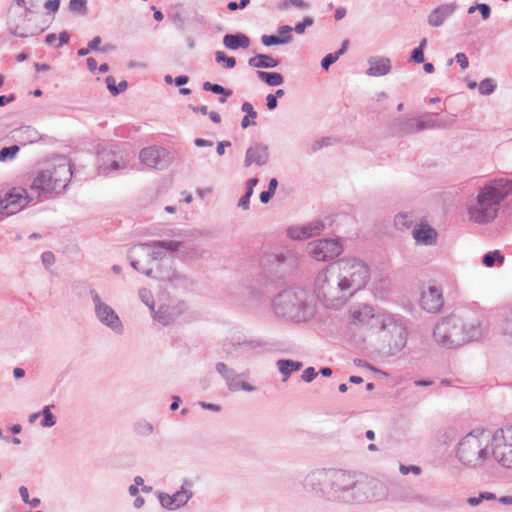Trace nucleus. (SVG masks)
I'll use <instances>...</instances> for the list:
<instances>
[{
	"mask_svg": "<svg viewBox=\"0 0 512 512\" xmlns=\"http://www.w3.org/2000/svg\"><path fill=\"white\" fill-rule=\"evenodd\" d=\"M92 301L94 304V311L97 319L105 326L110 328L113 332L121 335L124 331L123 324L115 312V310L104 303L99 294L95 290L90 291Z\"/></svg>",
	"mask_w": 512,
	"mask_h": 512,
	"instance_id": "4468645a",
	"label": "nucleus"
},
{
	"mask_svg": "<svg viewBox=\"0 0 512 512\" xmlns=\"http://www.w3.org/2000/svg\"><path fill=\"white\" fill-rule=\"evenodd\" d=\"M309 254L317 261H329L338 257L342 251V245L335 239H319L308 245Z\"/></svg>",
	"mask_w": 512,
	"mask_h": 512,
	"instance_id": "2eb2a0df",
	"label": "nucleus"
},
{
	"mask_svg": "<svg viewBox=\"0 0 512 512\" xmlns=\"http://www.w3.org/2000/svg\"><path fill=\"white\" fill-rule=\"evenodd\" d=\"M266 106L268 110H274L278 106L277 98L273 94H268L266 97Z\"/></svg>",
	"mask_w": 512,
	"mask_h": 512,
	"instance_id": "338daca9",
	"label": "nucleus"
},
{
	"mask_svg": "<svg viewBox=\"0 0 512 512\" xmlns=\"http://www.w3.org/2000/svg\"><path fill=\"white\" fill-rule=\"evenodd\" d=\"M394 224L398 229L409 228L413 224L412 216L407 213H399L395 216Z\"/></svg>",
	"mask_w": 512,
	"mask_h": 512,
	"instance_id": "ea45409f",
	"label": "nucleus"
},
{
	"mask_svg": "<svg viewBox=\"0 0 512 512\" xmlns=\"http://www.w3.org/2000/svg\"><path fill=\"white\" fill-rule=\"evenodd\" d=\"M277 366L280 373L283 375V381H286L292 372L300 370L303 365L298 361L280 359L277 361Z\"/></svg>",
	"mask_w": 512,
	"mask_h": 512,
	"instance_id": "7c9ffc66",
	"label": "nucleus"
},
{
	"mask_svg": "<svg viewBox=\"0 0 512 512\" xmlns=\"http://www.w3.org/2000/svg\"><path fill=\"white\" fill-rule=\"evenodd\" d=\"M105 82H106L107 89L109 90V92L113 96L118 95V87L116 85L115 78L113 76H107L106 79H105Z\"/></svg>",
	"mask_w": 512,
	"mask_h": 512,
	"instance_id": "4d7b16f0",
	"label": "nucleus"
},
{
	"mask_svg": "<svg viewBox=\"0 0 512 512\" xmlns=\"http://www.w3.org/2000/svg\"><path fill=\"white\" fill-rule=\"evenodd\" d=\"M348 44H349V41L348 40H344L342 42V45L340 47V49L338 51H336L335 53H329L327 54L321 61V66L324 70H328L329 67L334 64L341 55H343L346 51H347V47H348Z\"/></svg>",
	"mask_w": 512,
	"mask_h": 512,
	"instance_id": "72a5a7b5",
	"label": "nucleus"
},
{
	"mask_svg": "<svg viewBox=\"0 0 512 512\" xmlns=\"http://www.w3.org/2000/svg\"><path fill=\"white\" fill-rule=\"evenodd\" d=\"M304 227L306 230L307 237L311 238L316 235H319L323 231L325 225L321 220H314V221L304 225Z\"/></svg>",
	"mask_w": 512,
	"mask_h": 512,
	"instance_id": "58836bf2",
	"label": "nucleus"
},
{
	"mask_svg": "<svg viewBox=\"0 0 512 512\" xmlns=\"http://www.w3.org/2000/svg\"><path fill=\"white\" fill-rule=\"evenodd\" d=\"M377 482L355 471L317 469L304 479V486L330 501L360 504L373 497Z\"/></svg>",
	"mask_w": 512,
	"mask_h": 512,
	"instance_id": "f257e3e1",
	"label": "nucleus"
},
{
	"mask_svg": "<svg viewBox=\"0 0 512 512\" xmlns=\"http://www.w3.org/2000/svg\"><path fill=\"white\" fill-rule=\"evenodd\" d=\"M187 309L185 302H179L173 306H161L155 313L154 318L163 325L173 323Z\"/></svg>",
	"mask_w": 512,
	"mask_h": 512,
	"instance_id": "aec40b11",
	"label": "nucleus"
},
{
	"mask_svg": "<svg viewBox=\"0 0 512 512\" xmlns=\"http://www.w3.org/2000/svg\"><path fill=\"white\" fill-rule=\"evenodd\" d=\"M413 237L417 243L433 245L436 243L437 232L428 224H420L413 230Z\"/></svg>",
	"mask_w": 512,
	"mask_h": 512,
	"instance_id": "bb28decb",
	"label": "nucleus"
},
{
	"mask_svg": "<svg viewBox=\"0 0 512 512\" xmlns=\"http://www.w3.org/2000/svg\"><path fill=\"white\" fill-rule=\"evenodd\" d=\"M455 59L462 69H466L468 67L469 61H468L467 56L464 53H462V52L457 53L455 56Z\"/></svg>",
	"mask_w": 512,
	"mask_h": 512,
	"instance_id": "0e129e2a",
	"label": "nucleus"
},
{
	"mask_svg": "<svg viewBox=\"0 0 512 512\" xmlns=\"http://www.w3.org/2000/svg\"><path fill=\"white\" fill-rule=\"evenodd\" d=\"M296 256L286 250L281 253H269L262 258L263 268L276 277H282L296 266Z\"/></svg>",
	"mask_w": 512,
	"mask_h": 512,
	"instance_id": "ddd939ff",
	"label": "nucleus"
},
{
	"mask_svg": "<svg viewBox=\"0 0 512 512\" xmlns=\"http://www.w3.org/2000/svg\"><path fill=\"white\" fill-rule=\"evenodd\" d=\"M455 10L456 5L454 3L442 4L436 7L427 17L428 25L433 28L442 26Z\"/></svg>",
	"mask_w": 512,
	"mask_h": 512,
	"instance_id": "4be33fe9",
	"label": "nucleus"
},
{
	"mask_svg": "<svg viewBox=\"0 0 512 512\" xmlns=\"http://www.w3.org/2000/svg\"><path fill=\"white\" fill-rule=\"evenodd\" d=\"M309 298V293L305 289L288 288L274 297L272 308L278 317L294 322H304L315 313V308Z\"/></svg>",
	"mask_w": 512,
	"mask_h": 512,
	"instance_id": "f03ea898",
	"label": "nucleus"
},
{
	"mask_svg": "<svg viewBox=\"0 0 512 512\" xmlns=\"http://www.w3.org/2000/svg\"><path fill=\"white\" fill-rule=\"evenodd\" d=\"M102 42V39L100 36H96L94 37L89 43H88V47L91 51H100V52H107L108 51V48L107 47H104V48H100V44Z\"/></svg>",
	"mask_w": 512,
	"mask_h": 512,
	"instance_id": "6e6d98bb",
	"label": "nucleus"
},
{
	"mask_svg": "<svg viewBox=\"0 0 512 512\" xmlns=\"http://www.w3.org/2000/svg\"><path fill=\"white\" fill-rule=\"evenodd\" d=\"M420 305L429 313H437L444 305L443 295L439 288L429 286L421 292Z\"/></svg>",
	"mask_w": 512,
	"mask_h": 512,
	"instance_id": "a211bd4d",
	"label": "nucleus"
},
{
	"mask_svg": "<svg viewBox=\"0 0 512 512\" xmlns=\"http://www.w3.org/2000/svg\"><path fill=\"white\" fill-rule=\"evenodd\" d=\"M410 59H411V61H413V62H415L417 64L423 63L424 62V52H423V50L418 49V48L413 49V51L411 53V56H410Z\"/></svg>",
	"mask_w": 512,
	"mask_h": 512,
	"instance_id": "bf43d9fd",
	"label": "nucleus"
},
{
	"mask_svg": "<svg viewBox=\"0 0 512 512\" xmlns=\"http://www.w3.org/2000/svg\"><path fill=\"white\" fill-rule=\"evenodd\" d=\"M369 68L366 73L369 76L379 77L387 75L391 71V62L386 57H371L368 60Z\"/></svg>",
	"mask_w": 512,
	"mask_h": 512,
	"instance_id": "393cba45",
	"label": "nucleus"
},
{
	"mask_svg": "<svg viewBox=\"0 0 512 512\" xmlns=\"http://www.w3.org/2000/svg\"><path fill=\"white\" fill-rule=\"evenodd\" d=\"M496 89V83L491 78H486L482 80L478 85L479 93L482 95H490Z\"/></svg>",
	"mask_w": 512,
	"mask_h": 512,
	"instance_id": "79ce46f5",
	"label": "nucleus"
},
{
	"mask_svg": "<svg viewBox=\"0 0 512 512\" xmlns=\"http://www.w3.org/2000/svg\"><path fill=\"white\" fill-rule=\"evenodd\" d=\"M268 343L261 339L234 334L224 339L222 351L227 359L252 358L269 351Z\"/></svg>",
	"mask_w": 512,
	"mask_h": 512,
	"instance_id": "6e6552de",
	"label": "nucleus"
},
{
	"mask_svg": "<svg viewBox=\"0 0 512 512\" xmlns=\"http://www.w3.org/2000/svg\"><path fill=\"white\" fill-rule=\"evenodd\" d=\"M490 434L485 430H473L458 443L457 457L461 463L476 467L488 457Z\"/></svg>",
	"mask_w": 512,
	"mask_h": 512,
	"instance_id": "423d86ee",
	"label": "nucleus"
},
{
	"mask_svg": "<svg viewBox=\"0 0 512 512\" xmlns=\"http://www.w3.org/2000/svg\"><path fill=\"white\" fill-rule=\"evenodd\" d=\"M332 264L351 297L363 289L370 280V269L362 260L343 258Z\"/></svg>",
	"mask_w": 512,
	"mask_h": 512,
	"instance_id": "0eeeda50",
	"label": "nucleus"
},
{
	"mask_svg": "<svg viewBox=\"0 0 512 512\" xmlns=\"http://www.w3.org/2000/svg\"><path fill=\"white\" fill-rule=\"evenodd\" d=\"M42 414H43V419L41 421L42 427H52L56 424V418L52 414L49 406H45L43 408Z\"/></svg>",
	"mask_w": 512,
	"mask_h": 512,
	"instance_id": "49530a36",
	"label": "nucleus"
},
{
	"mask_svg": "<svg viewBox=\"0 0 512 512\" xmlns=\"http://www.w3.org/2000/svg\"><path fill=\"white\" fill-rule=\"evenodd\" d=\"M69 9L71 12L84 15L87 13V0H70Z\"/></svg>",
	"mask_w": 512,
	"mask_h": 512,
	"instance_id": "a18cd8bd",
	"label": "nucleus"
},
{
	"mask_svg": "<svg viewBox=\"0 0 512 512\" xmlns=\"http://www.w3.org/2000/svg\"><path fill=\"white\" fill-rule=\"evenodd\" d=\"M400 471L404 475L408 474L409 472H413L415 474H420L421 469L419 466H415V465H410V466L400 465Z\"/></svg>",
	"mask_w": 512,
	"mask_h": 512,
	"instance_id": "69168bd1",
	"label": "nucleus"
},
{
	"mask_svg": "<svg viewBox=\"0 0 512 512\" xmlns=\"http://www.w3.org/2000/svg\"><path fill=\"white\" fill-rule=\"evenodd\" d=\"M475 10H479V12L481 13V16L484 20H487L491 15V8L486 3H480V4H477L476 6H471L468 9V13L472 14L475 12Z\"/></svg>",
	"mask_w": 512,
	"mask_h": 512,
	"instance_id": "09e8293b",
	"label": "nucleus"
},
{
	"mask_svg": "<svg viewBox=\"0 0 512 512\" xmlns=\"http://www.w3.org/2000/svg\"><path fill=\"white\" fill-rule=\"evenodd\" d=\"M417 120L419 132L426 129H436V126H440L438 119L432 115H425L423 118H417Z\"/></svg>",
	"mask_w": 512,
	"mask_h": 512,
	"instance_id": "4c0bfd02",
	"label": "nucleus"
},
{
	"mask_svg": "<svg viewBox=\"0 0 512 512\" xmlns=\"http://www.w3.org/2000/svg\"><path fill=\"white\" fill-rule=\"evenodd\" d=\"M141 301L147 305L152 311L154 310V297L150 290L141 288L138 292Z\"/></svg>",
	"mask_w": 512,
	"mask_h": 512,
	"instance_id": "de8ad7c7",
	"label": "nucleus"
},
{
	"mask_svg": "<svg viewBox=\"0 0 512 512\" xmlns=\"http://www.w3.org/2000/svg\"><path fill=\"white\" fill-rule=\"evenodd\" d=\"M29 13H31L30 8L20 10L15 8V6H10L7 14V26L13 35L21 38L33 35V32H29L25 25L26 17Z\"/></svg>",
	"mask_w": 512,
	"mask_h": 512,
	"instance_id": "dca6fc26",
	"label": "nucleus"
},
{
	"mask_svg": "<svg viewBox=\"0 0 512 512\" xmlns=\"http://www.w3.org/2000/svg\"><path fill=\"white\" fill-rule=\"evenodd\" d=\"M491 447L494 459L503 467L512 469V426L495 431Z\"/></svg>",
	"mask_w": 512,
	"mask_h": 512,
	"instance_id": "f8f14e48",
	"label": "nucleus"
},
{
	"mask_svg": "<svg viewBox=\"0 0 512 512\" xmlns=\"http://www.w3.org/2000/svg\"><path fill=\"white\" fill-rule=\"evenodd\" d=\"M215 369L225 380L229 390L237 387L236 380L238 378V374L233 368L229 367L224 362H218L215 365Z\"/></svg>",
	"mask_w": 512,
	"mask_h": 512,
	"instance_id": "c85d7f7f",
	"label": "nucleus"
},
{
	"mask_svg": "<svg viewBox=\"0 0 512 512\" xmlns=\"http://www.w3.org/2000/svg\"><path fill=\"white\" fill-rule=\"evenodd\" d=\"M248 65L254 68H275L279 65V60L266 54H257L248 60Z\"/></svg>",
	"mask_w": 512,
	"mask_h": 512,
	"instance_id": "c756f323",
	"label": "nucleus"
},
{
	"mask_svg": "<svg viewBox=\"0 0 512 512\" xmlns=\"http://www.w3.org/2000/svg\"><path fill=\"white\" fill-rule=\"evenodd\" d=\"M72 176L71 166L61 163L52 169H46L38 173L31 184L32 191L39 193H59L66 188Z\"/></svg>",
	"mask_w": 512,
	"mask_h": 512,
	"instance_id": "1a4fd4ad",
	"label": "nucleus"
},
{
	"mask_svg": "<svg viewBox=\"0 0 512 512\" xmlns=\"http://www.w3.org/2000/svg\"><path fill=\"white\" fill-rule=\"evenodd\" d=\"M131 266L135 270L145 274L147 277H153L154 276V269L153 268H143V267H141L140 261H138V260H131Z\"/></svg>",
	"mask_w": 512,
	"mask_h": 512,
	"instance_id": "5fc2aeb1",
	"label": "nucleus"
},
{
	"mask_svg": "<svg viewBox=\"0 0 512 512\" xmlns=\"http://www.w3.org/2000/svg\"><path fill=\"white\" fill-rule=\"evenodd\" d=\"M287 234L291 239L294 240H303L307 239L306 230L304 225L303 226H292L288 228Z\"/></svg>",
	"mask_w": 512,
	"mask_h": 512,
	"instance_id": "c03bdc74",
	"label": "nucleus"
},
{
	"mask_svg": "<svg viewBox=\"0 0 512 512\" xmlns=\"http://www.w3.org/2000/svg\"><path fill=\"white\" fill-rule=\"evenodd\" d=\"M293 5L301 9H307L309 5L304 0H285L280 6V9H286L288 5Z\"/></svg>",
	"mask_w": 512,
	"mask_h": 512,
	"instance_id": "603ef678",
	"label": "nucleus"
},
{
	"mask_svg": "<svg viewBox=\"0 0 512 512\" xmlns=\"http://www.w3.org/2000/svg\"><path fill=\"white\" fill-rule=\"evenodd\" d=\"M223 44L230 50H237L239 48L246 49L250 45V39L247 35L241 32L226 34L223 37Z\"/></svg>",
	"mask_w": 512,
	"mask_h": 512,
	"instance_id": "cd10ccee",
	"label": "nucleus"
},
{
	"mask_svg": "<svg viewBox=\"0 0 512 512\" xmlns=\"http://www.w3.org/2000/svg\"><path fill=\"white\" fill-rule=\"evenodd\" d=\"M377 319L382 341L387 343L391 355L397 354L406 346L407 329L392 315H383Z\"/></svg>",
	"mask_w": 512,
	"mask_h": 512,
	"instance_id": "9d476101",
	"label": "nucleus"
},
{
	"mask_svg": "<svg viewBox=\"0 0 512 512\" xmlns=\"http://www.w3.org/2000/svg\"><path fill=\"white\" fill-rule=\"evenodd\" d=\"M137 432L141 435H150L153 432V426L149 422L143 421L137 424Z\"/></svg>",
	"mask_w": 512,
	"mask_h": 512,
	"instance_id": "864d4df0",
	"label": "nucleus"
},
{
	"mask_svg": "<svg viewBox=\"0 0 512 512\" xmlns=\"http://www.w3.org/2000/svg\"><path fill=\"white\" fill-rule=\"evenodd\" d=\"M236 388L235 389H230V391H238L240 389L244 390V391H248V392H251V391H254V387L249 384L248 382H244V381H238L236 380Z\"/></svg>",
	"mask_w": 512,
	"mask_h": 512,
	"instance_id": "e2e57ef3",
	"label": "nucleus"
},
{
	"mask_svg": "<svg viewBox=\"0 0 512 512\" xmlns=\"http://www.w3.org/2000/svg\"><path fill=\"white\" fill-rule=\"evenodd\" d=\"M504 335L509 336L512 339V313L511 316L506 321L504 327Z\"/></svg>",
	"mask_w": 512,
	"mask_h": 512,
	"instance_id": "774afa93",
	"label": "nucleus"
},
{
	"mask_svg": "<svg viewBox=\"0 0 512 512\" xmlns=\"http://www.w3.org/2000/svg\"><path fill=\"white\" fill-rule=\"evenodd\" d=\"M19 150H20V148L17 145H11V146L2 148L0 150V161L5 162L9 159H13L17 155Z\"/></svg>",
	"mask_w": 512,
	"mask_h": 512,
	"instance_id": "37998d69",
	"label": "nucleus"
},
{
	"mask_svg": "<svg viewBox=\"0 0 512 512\" xmlns=\"http://www.w3.org/2000/svg\"><path fill=\"white\" fill-rule=\"evenodd\" d=\"M241 110L245 112L247 114L246 116L250 118L254 119L257 117V112L254 110L253 105L249 102H244L242 104Z\"/></svg>",
	"mask_w": 512,
	"mask_h": 512,
	"instance_id": "680f3d73",
	"label": "nucleus"
},
{
	"mask_svg": "<svg viewBox=\"0 0 512 512\" xmlns=\"http://www.w3.org/2000/svg\"><path fill=\"white\" fill-rule=\"evenodd\" d=\"M506 191L502 192L496 187L485 186L479 190L476 202L469 206L470 220L475 223L485 224L494 220L498 207L508 193L512 192V183L507 182Z\"/></svg>",
	"mask_w": 512,
	"mask_h": 512,
	"instance_id": "39448f33",
	"label": "nucleus"
},
{
	"mask_svg": "<svg viewBox=\"0 0 512 512\" xmlns=\"http://www.w3.org/2000/svg\"><path fill=\"white\" fill-rule=\"evenodd\" d=\"M172 496V501L175 504L176 508H180L184 506L192 497V492L190 490L182 488L181 490L175 492Z\"/></svg>",
	"mask_w": 512,
	"mask_h": 512,
	"instance_id": "e433bc0d",
	"label": "nucleus"
},
{
	"mask_svg": "<svg viewBox=\"0 0 512 512\" xmlns=\"http://www.w3.org/2000/svg\"><path fill=\"white\" fill-rule=\"evenodd\" d=\"M317 373L313 367H308L303 371L302 380L305 382H311L315 379Z\"/></svg>",
	"mask_w": 512,
	"mask_h": 512,
	"instance_id": "052dcab7",
	"label": "nucleus"
},
{
	"mask_svg": "<svg viewBox=\"0 0 512 512\" xmlns=\"http://www.w3.org/2000/svg\"><path fill=\"white\" fill-rule=\"evenodd\" d=\"M270 153L267 145L256 143L246 150L244 166L249 167L252 164L257 166L266 165L269 161Z\"/></svg>",
	"mask_w": 512,
	"mask_h": 512,
	"instance_id": "6ab92c4d",
	"label": "nucleus"
},
{
	"mask_svg": "<svg viewBox=\"0 0 512 512\" xmlns=\"http://www.w3.org/2000/svg\"><path fill=\"white\" fill-rule=\"evenodd\" d=\"M481 335L480 327L475 324H466L455 315L448 316L439 321L434 330L435 341L446 348H458L465 343L476 340Z\"/></svg>",
	"mask_w": 512,
	"mask_h": 512,
	"instance_id": "7ed1b4c3",
	"label": "nucleus"
},
{
	"mask_svg": "<svg viewBox=\"0 0 512 512\" xmlns=\"http://www.w3.org/2000/svg\"><path fill=\"white\" fill-rule=\"evenodd\" d=\"M203 89L205 91L212 92L214 94L220 95L219 102L226 103L227 99L232 95V90L226 89L220 84H214L209 81L203 83Z\"/></svg>",
	"mask_w": 512,
	"mask_h": 512,
	"instance_id": "2f4dec72",
	"label": "nucleus"
},
{
	"mask_svg": "<svg viewBox=\"0 0 512 512\" xmlns=\"http://www.w3.org/2000/svg\"><path fill=\"white\" fill-rule=\"evenodd\" d=\"M172 260L167 262V266L164 263H161L156 270H154V276L152 278L157 279L159 281H167L171 283H179L184 282L186 277L180 274L177 270L173 269L171 266Z\"/></svg>",
	"mask_w": 512,
	"mask_h": 512,
	"instance_id": "b1692460",
	"label": "nucleus"
},
{
	"mask_svg": "<svg viewBox=\"0 0 512 512\" xmlns=\"http://www.w3.org/2000/svg\"><path fill=\"white\" fill-rule=\"evenodd\" d=\"M496 262L500 265L504 262V256L499 250L490 251L482 258V263L486 267H493Z\"/></svg>",
	"mask_w": 512,
	"mask_h": 512,
	"instance_id": "c9c22d12",
	"label": "nucleus"
},
{
	"mask_svg": "<svg viewBox=\"0 0 512 512\" xmlns=\"http://www.w3.org/2000/svg\"><path fill=\"white\" fill-rule=\"evenodd\" d=\"M158 499H159V502L161 504V506L165 509H168V510H174V509H177L175 507V504L174 502L172 501V496L167 494V493H164V492H160L158 494Z\"/></svg>",
	"mask_w": 512,
	"mask_h": 512,
	"instance_id": "8fccbe9b",
	"label": "nucleus"
},
{
	"mask_svg": "<svg viewBox=\"0 0 512 512\" xmlns=\"http://www.w3.org/2000/svg\"><path fill=\"white\" fill-rule=\"evenodd\" d=\"M257 76L269 86H279L284 82L283 75L278 72L257 71Z\"/></svg>",
	"mask_w": 512,
	"mask_h": 512,
	"instance_id": "473e14b6",
	"label": "nucleus"
},
{
	"mask_svg": "<svg viewBox=\"0 0 512 512\" xmlns=\"http://www.w3.org/2000/svg\"><path fill=\"white\" fill-rule=\"evenodd\" d=\"M42 263L45 267H50L55 262V256L52 252L46 251L41 255Z\"/></svg>",
	"mask_w": 512,
	"mask_h": 512,
	"instance_id": "13d9d810",
	"label": "nucleus"
},
{
	"mask_svg": "<svg viewBox=\"0 0 512 512\" xmlns=\"http://www.w3.org/2000/svg\"><path fill=\"white\" fill-rule=\"evenodd\" d=\"M39 191H32L23 187H13L2 198L0 196V206H2V213L6 216L14 215L15 213L24 209L29 203L33 201H40Z\"/></svg>",
	"mask_w": 512,
	"mask_h": 512,
	"instance_id": "9b49d317",
	"label": "nucleus"
},
{
	"mask_svg": "<svg viewBox=\"0 0 512 512\" xmlns=\"http://www.w3.org/2000/svg\"><path fill=\"white\" fill-rule=\"evenodd\" d=\"M336 140L332 137H324V138H321L319 140H316L313 144H312V150L315 152V151H318L320 149H322L323 147H326V146H330L332 145Z\"/></svg>",
	"mask_w": 512,
	"mask_h": 512,
	"instance_id": "3c124183",
	"label": "nucleus"
},
{
	"mask_svg": "<svg viewBox=\"0 0 512 512\" xmlns=\"http://www.w3.org/2000/svg\"><path fill=\"white\" fill-rule=\"evenodd\" d=\"M384 314H375L372 306L367 304L359 305L351 310V317L354 323L370 324L371 326L379 327V320L377 319Z\"/></svg>",
	"mask_w": 512,
	"mask_h": 512,
	"instance_id": "412c9836",
	"label": "nucleus"
},
{
	"mask_svg": "<svg viewBox=\"0 0 512 512\" xmlns=\"http://www.w3.org/2000/svg\"><path fill=\"white\" fill-rule=\"evenodd\" d=\"M315 293L326 307L333 309L342 307L351 298L333 264L318 273Z\"/></svg>",
	"mask_w": 512,
	"mask_h": 512,
	"instance_id": "20e7f679",
	"label": "nucleus"
},
{
	"mask_svg": "<svg viewBox=\"0 0 512 512\" xmlns=\"http://www.w3.org/2000/svg\"><path fill=\"white\" fill-rule=\"evenodd\" d=\"M165 154L164 149L156 147H146L140 152L139 158L143 164L153 168H159L161 165V157Z\"/></svg>",
	"mask_w": 512,
	"mask_h": 512,
	"instance_id": "a878e982",
	"label": "nucleus"
},
{
	"mask_svg": "<svg viewBox=\"0 0 512 512\" xmlns=\"http://www.w3.org/2000/svg\"><path fill=\"white\" fill-rule=\"evenodd\" d=\"M139 247L144 249H152L149 256L154 261H161L162 263L168 262L170 259L166 258V252L181 251L183 243L175 240H158L149 243H141Z\"/></svg>",
	"mask_w": 512,
	"mask_h": 512,
	"instance_id": "f3484780",
	"label": "nucleus"
},
{
	"mask_svg": "<svg viewBox=\"0 0 512 512\" xmlns=\"http://www.w3.org/2000/svg\"><path fill=\"white\" fill-rule=\"evenodd\" d=\"M293 40L292 35H285V36H279V35H263L261 37V42L265 46H272V45H281V44H288Z\"/></svg>",
	"mask_w": 512,
	"mask_h": 512,
	"instance_id": "f704fd0d",
	"label": "nucleus"
},
{
	"mask_svg": "<svg viewBox=\"0 0 512 512\" xmlns=\"http://www.w3.org/2000/svg\"><path fill=\"white\" fill-rule=\"evenodd\" d=\"M215 60L217 63H223L224 67L227 69H232L236 65V59L232 56L226 55L222 51H217L215 53Z\"/></svg>",
	"mask_w": 512,
	"mask_h": 512,
	"instance_id": "a19ab883",
	"label": "nucleus"
},
{
	"mask_svg": "<svg viewBox=\"0 0 512 512\" xmlns=\"http://www.w3.org/2000/svg\"><path fill=\"white\" fill-rule=\"evenodd\" d=\"M392 134L403 137L419 132L417 118L399 117L393 120L391 125Z\"/></svg>",
	"mask_w": 512,
	"mask_h": 512,
	"instance_id": "5701e85b",
	"label": "nucleus"
}]
</instances>
